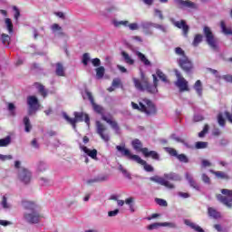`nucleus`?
Returning a JSON list of instances; mask_svg holds the SVG:
<instances>
[{"instance_id": "nucleus-61", "label": "nucleus", "mask_w": 232, "mask_h": 232, "mask_svg": "<svg viewBox=\"0 0 232 232\" xmlns=\"http://www.w3.org/2000/svg\"><path fill=\"white\" fill-rule=\"evenodd\" d=\"M155 200L159 206H163V207L168 206V202L162 198H156Z\"/></svg>"}, {"instance_id": "nucleus-18", "label": "nucleus", "mask_w": 232, "mask_h": 232, "mask_svg": "<svg viewBox=\"0 0 232 232\" xmlns=\"http://www.w3.org/2000/svg\"><path fill=\"white\" fill-rule=\"evenodd\" d=\"M140 26L142 28L145 35H153V32L150 31V28H153V22L143 21Z\"/></svg>"}, {"instance_id": "nucleus-63", "label": "nucleus", "mask_w": 232, "mask_h": 232, "mask_svg": "<svg viewBox=\"0 0 232 232\" xmlns=\"http://www.w3.org/2000/svg\"><path fill=\"white\" fill-rule=\"evenodd\" d=\"M40 184L42 186H48L50 184V179H48L46 178H41L40 179Z\"/></svg>"}, {"instance_id": "nucleus-19", "label": "nucleus", "mask_w": 232, "mask_h": 232, "mask_svg": "<svg viewBox=\"0 0 232 232\" xmlns=\"http://www.w3.org/2000/svg\"><path fill=\"white\" fill-rule=\"evenodd\" d=\"M82 152L88 155V157H91V159H93L94 160H97V150H90L85 146L81 145L80 146Z\"/></svg>"}, {"instance_id": "nucleus-56", "label": "nucleus", "mask_w": 232, "mask_h": 232, "mask_svg": "<svg viewBox=\"0 0 232 232\" xmlns=\"http://www.w3.org/2000/svg\"><path fill=\"white\" fill-rule=\"evenodd\" d=\"M119 169H120V171H121V173H123V175L127 179H131V175L124 169V167H122V165L119 166Z\"/></svg>"}, {"instance_id": "nucleus-23", "label": "nucleus", "mask_w": 232, "mask_h": 232, "mask_svg": "<svg viewBox=\"0 0 232 232\" xmlns=\"http://www.w3.org/2000/svg\"><path fill=\"white\" fill-rule=\"evenodd\" d=\"M131 146L135 151H140L141 153L144 154V148H142V142L140 141L139 139H136L131 141Z\"/></svg>"}, {"instance_id": "nucleus-55", "label": "nucleus", "mask_w": 232, "mask_h": 232, "mask_svg": "<svg viewBox=\"0 0 232 232\" xmlns=\"http://www.w3.org/2000/svg\"><path fill=\"white\" fill-rule=\"evenodd\" d=\"M211 166H213L211 161H209L208 160H201V168H211Z\"/></svg>"}, {"instance_id": "nucleus-17", "label": "nucleus", "mask_w": 232, "mask_h": 232, "mask_svg": "<svg viewBox=\"0 0 232 232\" xmlns=\"http://www.w3.org/2000/svg\"><path fill=\"white\" fill-rule=\"evenodd\" d=\"M174 2L179 8H197V4L189 0H174Z\"/></svg>"}, {"instance_id": "nucleus-26", "label": "nucleus", "mask_w": 232, "mask_h": 232, "mask_svg": "<svg viewBox=\"0 0 232 232\" xmlns=\"http://www.w3.org/2000/svg\"><path fill=\"white\" fill-rule=\"evenodd\" d=\"M34 86L36 89H38L39 93L42 95V97H44V99L48 96V91L44 89V85L41 83H35Z\"/></svg>"}, {"instance_id": "nucleus-32", "label": "nucleus", "mask_w": 232, "mask_h": 232, "mask_svg": "<svg viewBox=\"0 0 232 232\" xmlns=\"http://www.w3.org/2000/svg\"><path fill=\"white\" fill-rule=\"evenodd\" d=\"M194 90L196 92V93H198V95L199 97H202V82H200V80H198L195 84H194Z\"/></svg>"}, {"instance_id": "nucleus-47", "label": "nucleus", "mask_w": 232, "mask_h": 232, "mask_svg": "<svg viewBox=\"0 0 232 232\" xmlns=\"http://www.w3.org/2000/svg\"><path fill=\"white\" fill-rule=\"evenodd\" d=\"M205 148H208V142H206V141H198V142H196V149L197 150H205Z\"/></svg>"}, {"instance_id": "nucleus-29", "label": "nucleus", "mask_w": 232, "mask_h": 232, "mask_svg": "<svg viewBox=\"0 0 232 232\" xmlns=\"http://www.w3.org/2000/svg\"><path fill=\"white\" fill-rule=\"evenodd\" d=\"M51 29H52L53 34H54V35H63V27L60 26L59 24H53L51 26Z\"/></svg>"}, {"instance_id": "nucleus-40", "label": "nucleus", "mask_w": 232, "mask_h": 232, "mask_svg": "<svg viewBox=\"0 0 232 232\" xmlns=\"http://www.w3.org/2000/svg\"><path fill=\"white\" fill-rule=\"evenodd\" d=\"M104 72H105L104 67H102V66L98 67L96 69V77H97V79H102V77H104Z\"/></svg>"}, {"instance_id": "nucleus-35", "label": "nucleus", "mask_w": 232, "mask_h": 232, "mask_svg": "<svg viewBox=\"0 0 232 232\" xmlns=\"http://www.w3.org/2000/svg\"><path fill=\"white\" fill-rule=\"evenodd\" d=\"M210 173H213L214 175H216V177H218V179H229V176H227V174H226L225 172H222V171H215V170L210 169Z\"/></svg>"}, {"instance_id": "nucleus-46", "label": "nucleus", "mask_w": 232, "mask_h": 232, "mask_svg": "<svg viewBox=\"0 0 232 232\" xmlns=\"http://www.w3.org/2000/svg\"><path fill=\"white\" fill-rule=\"evenodd\" d=\"M176 158L179 160V162H184L185 164H188V162H189L188 156H186L185 154H178Z\"/></svg>"}, {"instance_id": "nucleus-25", "label": "nucleus", "mask_w": 232, "mask_h": 232, "mask_svg": "<svg viewBox=\"0 0 232 232\" xmlns=\"http://www.w3.org/2000/svg\"><path fill=\"white\" fill-rule=\"evenodd\" d=\"M136 55L140 59V61H141V63H143V64H145V66H151V62H150V60H148V58H146V55H144V53H142L140 52H137Z\"/></svg>"}, {"instance_id": "nucleus-62", "label": "nucleus", "mask_w": 232, "mask_h": 232, "mask_svg": "<svg viewBox=\"0 0 232 232\" xmlns=\"http://www.w3.org/2000/svg\"><path fill=\"white\" fill-rule=\"evenodd\" d=\"M8 110L11 115H15V105L14 103H8Z\"/></svg>"}, {"instance_id": "nucleus-2", "label": "nucleus", "mask_w": 232, "mask_h": 232, "mask_svg": "<svg viewBox=\"0 0 232 232\" xmlns=\"http://www.w3.org/2000/svg\"><path fill=\"white\" fill-rule=\"evenodd\" d=\"M153 77V85H150L148 82V79L144 78V75L141 74L142 82L139 81L137 78H133V82L135 85V88L137 90H140V92H149V93H157L159 90L157 89V86H159V80L157 79V75L152 74Z\"/></svg>"}, {"instance_id": "nucleus-58", "label": "nucleus", "mask_w": 232, "mask_h": 232, "mask_svg": "<svg viewBox=\"0 0 232 232\" xmlns=\"http://www.w3.org/2000/svg\"><path fill=\"white\" fill-rule=\"evenodd\" d=\"M152 28H156L157 30H160V32H166V27L160 24L152 23Z\"/></svg>"}, {"instance_id": "nucleus-28", "label": "nucleus", "mask_w": 232, "mask_h": 232, "mask_svg": "<svg viewBox=\"0 0 232 232\" xmlns=\"http://www.w3.org/2000/svg\"><path fill=\"white\" fill-rule=\"evenodd\" d=\"M140 160H141V161L134 160V162H137L138 164H140L141 166H143L145 171H148V172L153 171V167H152L151 165L148 164V163L146 162V160H141V158H140Z\"/></svg>"}, {"instance_id": "nucleus-11", "label": "nucleus", "mask_w": 232, "mask_h": 232, "mask_svg": "<svg viewBox=\"0 0 232 232\" xmlns=\"http://www.w3.org/2000/svg\"><path fill=\"white\" fill-rule=\"evenodd\" d=\"M178 63L180 68H182V70H184V72H186L187 73H189V72L193 70V63H191V61H189V58H188V56L179 58Z\"/></svg>"}, {"instance_id": "nucleus-49", "label": "nucleus", "mask_w": 232, "mask_h": 232, "mask_svg": "<svg viewBox=\"0 0 232 232\" xmlns=\"http://www.w3.org/2000/svg\"><path fill=\"white\" fill-rule=\"evenodd\" d=\"M47 168H48V166L46 165V163H44L43 161H40L38 163V166H37L38 171H40V172L46 171Z\"/></svg>"}, {"instance_id": "nucleus-36", "label": "nucleus", "mask_w": 232, "mask_h": 232, "mask_svg": "<svg viewBox=\"0 0 232 232\" xmlns=\"http://www.w3.org/2000/svg\"><path fill=\"white\" fill-rule=\"evenodd\" d=\"M5 26L8 30L9 34H13L14 32V24H12V20L10 18H5Z\"/></svg>"}, {"instance_id": "nucleus-6", "label": "nucleus", "mask_w": 232, "mask_h": 232, "mask_svg": "<svg viewBox=\"0 0 232 232\" xmlns=\"http://www.w3.org/2000/svg\"><path fill=\"white\" fill-rule=\"evenodd\" d=\"M222 194H218L217 198L221 204H224L227 208H232V190L227 188L221 189Z\"/></svg>"}, {"instance_id": "nucleus-50", "label": "nucleus", "mask_w": 232, "mask_h": 232, "mask_svg": "<svg viewBox=\"0 0 232 232\" xmlns=\"http://www.w3.org/2000/svg\"><path fill=\"white\" fill-rule=\"evenodd\" d=\"M113 24L114 26H128V24H130V22L129 21H117V20H114L113 21Z\"/></svg>"}, {"instance_id": "nucleus-60", "label": "nucleus", "mask_w": 232, "mask_h": 232, "mask_svg": "<svg viewBox=\"0 0 232 232\" xmlns=\"http://www.w3.org/2000/svg\"><path fill=\"white\" fill-rule=\"evenodd\" d=\"M12 159H14V157L12 155H3V154H0V160L2 162H5V160H12Z\"/></svg>"}, {"instance_id": "nucleus-1", "label": "nucleus", "mask_w": 232, "mask_h": 232, "mask_svg": "<svg viewBox=\"0 0 232 232\" xmlns=\"http://www.w3.org/2000/svg\"><path fill=\"white\" fill-rule=\"evenodd\" d=\"M23 206L26 209L23 216L24 222L27 224H39L43 215L37 210V204L34 201H24Z\"/></svg>"}, {"instance_id": "nucleus-24", "label": "nucleus", "mask_w": 232, "mask_h": 232, "mask_svg": "<svg viewBox=\"0 0 232 232\" xmlns=\"http://www.w3.org/2000/svg\"><path fill=\"white\" fill-rule=\"evenodd\" d=\"M0 206L3 208V209H11L12 208V204H10L8 202V195L3 196Z\"/></svg>"}, {"instance_id": "nucleus-21", "label": "nucleus", "mask_w": 232, "mask_h": 232, "mask_svg": "<svg viewBox=\"0 0 232 232\" xmlns=\"http://www.w3.org/2000/svg\"><path fill=\"white\" fill-rule=\"evenodd\" d=\"M184 225L188 226V227H190L191 229H194V231L197 232H205L202 227H200V226H198L196 223H193L191 220L189 219H185L184 220Z\"/></svg>"}, {"instance_id": "nucleus-43", "label": "nucleus", "mask_w": 232, "mask_h": 232, "mask_svg": "<svg viewBox=\"0 0 232 232\" xmlns=\"http://www.w3.org/2000/svg\"><path fill=\"white\" fill-rule=\"evenodd\" d=\"M159 227H162V223H152L147 227L149 231H153L155 229H159Z\"/></svg>"}, {"instance_id": "nucleus-5", "label": "nucleus", "mask_w": 232, "mask_h": 232, "mask_svg": "<svg viewBox=\"0 0 232 232\" xmlns=\"http://www.w3.org/2000/svg\"><path fill=\"white\" fill-rule=\"evenodd\" d=\"M73 115L74 118H70L66 112H63V119L72 126L73 130H77V126L75 124H77V122H82V121L86 122L87 126H90V116H88V114L74 111Z\"/></svg>"}, {"instance_id": "nucleus-31", "label": "nucleus", "mask_w": 232, "mask_h": 232, "mask_svg": "<svg viewBox=\"0 0 232 232\" xmlns=\"http://www.w3.org/2000/svg\"><path fill=\"white\" fill-rule=\"evenodd\" d=\"M119 86H121V79L115 78L112 81L111 86L109 87L107 90L108 92H115V89L119 88Z\"/></svg>"}, {"instance_id": "nucleus-59", "label": "nucleus", "mask_w": 232, "mask_h": 232, "mask_svg": "<svg viewBox=\"0 0 232 232\" xmlns=\"http://www.w3.org/2000/svg\"><path fill=\"white\" fill-rule=\"evenodd\" d=\"M201 179L205 184H211V179L208 178V176L206 173H203L201 175Z\"/></svg>"}, {"instance_id": "nucleus-33", "label": "nucleus", "mask_w": 232, "mask_h": 232, "mask_svg": "<svg viewBox=\"0 0 232 232\" xmlns=\"http://www.w3.org/2000/svg\"><path fill=\"white\" fill-rule=\"evenodd\" d=\"M56 75L58 77H64V67L61 63H56V70H55Z\"/></svg>"}, {"instance_id": "nucleus-37", "label": "nucleus", "mask_w": 232, "mask_h": 232, "mask_svg": "<svg viewBox=\"0 0 232 232\" xmlns=\"http://www.w3.org/2000/svg\"><path fill=\"white\" fill-rule=\"evenodd\" d=\"M221 30L225 35H232V30L226 27V24L224 21H221L220 23Z\"/></svg>"}, {"instance_id": "nucleus-38", "label": "nucleus", "mask_w": 232, "mask_h": 232, "mask_svg": "<svg viewBox=\"0 0 232 232\" xmlns=\"http://www.w3.org/2000/svg\"><path fill=\"white\" fill-rule=\"evenodd\" d=\"M156 74H157V77L160 79V81H162L163 82H168V77L166 76V74H164V72H162V71L158 69L156 71Z\"/></svg>"}, {"instance_id": "nucleus-48", "label": "nucleus", "mask_w": 232, "mask_h": 232, "mask_svg": "<svg viewBox=\"0 0 232 232\" xmlns=\"http://www.w3.org/2000/svg\"><path fill=\"white\" fill-rule=\"evenodd\" d=\"M10 35L5 34H2V43L5 46H8V44H10Z\"/></svg>"}, {"instance_id": "nucleus-30", "label": "nucleus", "mask_w": 232, "mask_h": 232, "mask_svg": "<svg viewBox=\"0 0 232 232\" xmlns=\"http://www.w3.org/2000/svg\"><path fill=\"white\" fill-rule=\"evenodd\" d=\"M188 182L190 184L191 188H194L195 189H198V186H197V182L193 179V176L189 174V172H187L185 175Z\"/></svg>"}, {"instance_id": "nucleus-4", "label": "nucleus", "mask_w": 232, "mask_h": 232, "mask_svg": "<svg viewBox=\"0 0 232 232\" xmlns=\"http://www.w3.org/2000/svg\"><path fill=\"white\" fill-rule=\"evenodd\" d=\"M150 180H152V182H157V184H160V186H165V188H168V189H174L175 185H173L171 182L168 180L179 181L181 180V179L180 176H179L176 173H169L164 174V178L152 177L150 178Z\"/></svg>"}, {"instance_id": "nucleus-39", "label": "nucleus", "mask_w": 232, "mask_h": 232, "mask_svg": "<svg viewBox=\"0 0 232 232\" xmlns=\"http://www.w3.org/2000/svg\"><path fill=\"white\" fill-rule=\"evenodd\" d=\"M11 139L10 136H7L5 139H1L0 140V148H6V146H8L11 142Z\"/></svg>"}, {"instance_id": "nucleus-64", "label": "nucleus", "mask_w": 232, "mask_h": 232, "mask_svg": "<svg viewBox=\"0 0 232 232\" xmlns=\"http://www.w3.org/2000/svg\"><path fill=\"white\" fill-rule=\"evenodd\" d=\"M119 215V208L108 212V217H117Z\"/></svg>"}, {"instance_id": "nucleus-13", "label": "nucleus", "mask_w": 232, "mask_h": 232, "mask_svg": "<svg viewBox=\"0 0 232 232\" xmlns=\"http://www.w3.org/2000/svg\"><path fill=\"white\" fill-rule=\"evenodd\" d=\"M96 129H97V133L100 135L101 139L104 140V142H109L110 141V135L108 133H105L106 131V126L104 124L101 123V121H96Z\"/></svg>"}, {"instance_id": "nucleus-10", "label": "nucleus", "mask_w": 232, "mask_h": 232, "mask_svg": "<svg viewBox=\"0 0 232 232\" xmlns=\"http://www.w3.org/2000/svg\"><path fill=\"white\" fill-rule=\"evenodd\" d=\"M177 81L175 82V85L177 88H179V92H188L189 87H188V82L185 80V78L180 74V72L175 71Z\"/></svg>"}, {"instance_id": "nucleus-45", "label": "nucleus", "mask_w": 232, "mask_h": 232, "mask_svg": "<svg viewBox=\"0 0 232 232\" xmlns=\"http://www.w3.org/2000/svg\"><path fill=\"white\" fill-rule=\"evenodd\" d=\"M175 53L176 55H179V59H184V57H187L184 50H182L180 47L175 48Z\"/></svg>"}, {"instance_id": "nucleus-15", "label": "nucleus", "mask_w": 232, "mask_h": 232, "mask_svg": "<svg viewBox=\"0 0 232 232\" xmlns=\"http://www.w3.org/2000/svg\"><path fill=\"white\" fill-rule=\"evenodd\" d=\"M102 121H105V122L107 124H110L111 128H112V130H114L115 133H117L119 135V133H121V128L119 127V124H117V121H113V119H111V116H105L102 115Z\"/></svg>"}, {"instance_id": "nucleus-44", "label": "nucleus", "mask_w": 232, "mask_h": 232, "mask_svg": "<svg viewBox=\"0 0 232 232\" xmlns=\"http://www.w3.org/2000/svg\"><path fill=\"white\" fill-rule=\"evenodd\" d=\"M218 122L221 128L226 126V119H224V115H222V113L218 114Z\"/></svg>"}, {"instance_id": "nucleus-20", "label": "nucleus", "mask_w": 232, "mask_h": 232, "mask_svg": "<svg viewBox=\"0 0 232 232\" xmlns=\"http://www.w3.org/2000/svg\"><path fill=\"white\" fill-rule=\"evenodd\" d=\"M144 157H151L154 160H160V156L155 150H149L148 148L143 150Z\"/></svg>"}, {"instance_id": "nucleus-41", "label": "nucleus", "mask_w": 232, "mask_h": 232, "mask_svg": "<svg viewBox=\"0 0 232 232\" xmlns=\"http://www.w3.org/2000/svg\"><path fill=\"white\" fill-rule=\"evenodd\" d=\"M161 227H169L170 229H177V223L175 222H163Z\"/></svg>"}, {"instance_id": "nucleus-8", "label": "nucleus", "mask_w": 232, "mask_h": 232, "mask_svg": "<svg viewBox=\"0 0 232 232\" xmlns=\"http://www.w3.org/2000/svg\"><path fill=\"white\" fill-rule=\"evenodd\" d=\"M27 106H28V115H34L41 108V104H39V99L35 96H28L27 97Z\"/></svg>"}, {"instance_id": "nucleus-16", "label": "nucleus", "mask_w": 232, "mask_h": 232, "mask_svg": "<svg viewBox=\"0 0 232 232\" xmlns=\"http://www.w3.org/2000/svg\"><path fill=\"white\" fill-rule=\"evenodd\" d=\"M170 21L174 24V26H176L177 28L182 29L183 35H185V37H188V32H189V26H188V24H186V21L181 20L180 22H179V21L177 22L173 18H171Z\"/></svg>"}, {"instance_id": "nucleus-14", "label": "nucleus", "mask_w": 232, "mask_h": 232, "mask_svg": "<svg viewBox=\"0 0 232 232\" xmlns=\"http://www.w3.org/2000/svg\"><path fill=\"white\" fill-rule=\"evenodd\" d=\"M18 179L21 182H24V184H28L30 180H32V172L26 169H22L19 171Z\"/></svg>"}, {"instance_id": "nucleus-9", "label": "nucleus", "mask_w": 232, "mask_h": 232, "mask_svg": "<svg viewBox=\"0 0 232 232\" xmlns=\"http://www.w3.org/2000/svg\"><path fill=\"white\" fill-rule=\"evenodd\" d=\"M203 34L206 37V41L208 44L210 46L212 50H217V38L215 37V34H213V32L211 31V28L205 26L203 29Z\"/></svg>"}, {"instance_id": "nucleus-12", "label": "nucleus", "mask_w": 232, "mask_h": 232, "mask_svg": "<svg viewBox=\"0 0 232 232\" xmlns=\"http://www.w3.org/2000/svg\"><path fill=\"white\" fill-rule=\"evenodd\" d=\"M83 99H88L96 113L103 114L104 109L101 106L95 103L93 100V96L92 95V92L90 91H85V96H83Z\"/></svg>"}, {"instance_id": "nucleus-54", "label": "nucleus", "mask_w": 232, "mask_h": 232, "mask_svg": "<svg viewBox=\"0 0 232 232\" xmlns=\"http://www.w3.org/2000/svg\"><path fill=\"white\" fill-rule=\"evenodd\" d=\"M82 63H83L84 66H88V63H90V53H85L82 55Z\"/></svg>"}, {"instance_id": "nucleus-7", "label": "nucleus", "mask_w": 232, "mask_h": 232, "mask_svg": "<svg viewBox=\"0 0 232 232\" xmlns=\"http://www.w3.org/2000/svg\"><path fill=\"white\" fill-rule=\"evenodd\" d=\"M117 152L120 153L121 157H127V159H130V160H140V157L139 155L131 154V151L126 148V144L121 143V145L116 146Z\"/></svg>"}, {"instance_id": "nucleus-53", "label": "nucleus", "mask_w": 232, "mask_h": 232, "mask_svg": "<svg viewBox=\"0 0 232 232\" xmlns=\"http://www.w3.org/2000/svg\"><path fill=\"white\" fill-rule=\"evenodd\" d=\"M209 131V125L206 124L202 130V131H200L198 133V137L202 138L206 136V133H208Z\"/></svg>"}, {"instance_id": "nucleus-52", "label": "nucleus", "mask_w": 232, "mask_h": 232, "mask_svg": "<svg viewBox=\"0 0 232 232\" xmlns=\"http://www.w3.org/2000/svg\"><path fill=\"white\" fill-rule=\"evenodd\" d=\"M13 10L14 12V20L17 23V21H19V17H21V12L17 8V6H13Z\"/></svg>"}, {"instance_id": "nucleus-27", "label": "nucleus", "mask_w": 232, "mask_h": 232, "mask_svg": "<svg viewBox=\"0 0 232 232\" xmlns=\"http://www.w3.org/2000/svg\"><path fill=\"white\" fill-rule=\"evenodd\" d=\"M23 122L24 125V131L26 133H30V131H32V123L30 122V118H28V116H25Z\"/></svg>"}, {"instance_id": "nucleus-57", "label": "nucleus", "mask_w": 232, "mask_h": 232, "mask_svg": "<svg viewBox=\"0 0 232 232\" xmlns=\"http://www.w3.org/2000/svg\"><path fill=\"white\" fill-rule=\"evenodd\" d=\"M127 26L131 31L139 30V28H140V26L137 23L128 24Z\"/></svg>"}, {"instance_id": "nucleus-42", "label": "nucleus", "mask_w": 232, "mask_h": 232, "mask_svg": "<svg viewBox=\"0 0 232 232\" xmlns=\"http://www.w3.org/2000/svg\"><path fill=\"white\" fill-rule=\"evenodd\" d=\"M203 36L202 34H196L194 37V41L192 43L193 46H198L200 43H202Z\"/></svg>"}, {"instance_id": "nucleus-22", "label": "nucleus", "mask_w": 232, "mask_h": 232, "mask_svg": "<svg viewBox=\"0 0 232 232\" xmlns=\"http://www.w3.org/2000/svg\"><path fill=\"white\" fill-rule=\"evenodd\" d=\"M121 56L124 63H126V64H129L130 66H132V64H135V60L131 57V55H130L125 51L121 52Z\"/></svg>"}, {"instance_id": "nucleus-34", "label": "nucleus", "mask_w": 232, "mask_h": 232, "mask_svg": "<svg viewBox=\"0 0 232 232\" xmlns=\"http://www.w3.org/2000/svg\"><path fill=\"white\" fill-rule=\"evenodd\" d=\"M208 215L212 217V218H220V212L213 208H208Z\"/></svg>"}, {"instance_id": "nucleus-3", "label": "nucleus", "mask_w": 232, "mask_h": 232, "mask_svg": "<svg viewBox=\"0 0 232 232\" xmlns=\"http://www.w3.org/2000/svg\"><path fill=\"white\" fill-rule=\"evenodd\" d=\"M131 106L133 110H140V111H142V113L146 114L148 117L151 115H156L157 113V107L155 106L153 102L146 98L140 100L139 102V104L132 102Z\"/></svg>"}, {"instance_id": "nucleus-51", "label": "nucleus", "mask_w": 232, "mask_h": 232, "mask_svg": "<svg viewBox=\"0 0 232 232\" xmlns=\"http://www.w3.org/2000/svg\"><path fill=\"white\" fill-rule=\"evenodd\" d=\"M165 150L167 151V153H169V155H171V157H178L179 153H177V150L173 148H165Z\"/></svg>"}]
</instances>
